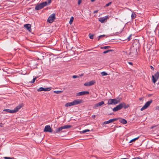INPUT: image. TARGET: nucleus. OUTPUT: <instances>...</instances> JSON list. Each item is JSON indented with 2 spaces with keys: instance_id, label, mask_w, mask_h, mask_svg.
<instances>
[{
  "instance_id": "1",
  "label": "nucleus",
  "mask_w": 159,
  "mask_h": 159,
  "mask_svg": "<svg viewBox=\"0 0 159 159\" xmlns=\"http://www.w3.org/2000/svg\"><path fill=\"white\" fill-rule=\"evenodd\" d=\"M129 107V105H126V104L125 103L122 102L120 104L118 105H117L116 107L113 108L112 109V110L113 111H116L120 110L123 107H124L125 109H126Z\"/></svg>"
},
{
  "instance_id": "2",
  "label": "nucleus",
  "mask_w": 159,
  "mask_h": 159,
  "mask_svg": "<svg viewBox=\"0 0 159 159\" xmlns=\"http://www.w3.org/2000/svg\"><path fill=\"white\" fill-rule=\"evenodd\" d=\"M129 107V105H126V104L125 103L122 102L120 104L118 105H117L116 107L113 108L112 109V110L113 111H116L120 110L123 107H124L125 109H126Z\"/></svg>"
},
{
  "instance_id": "3",
  "label": "nucleus",
  "mask_w": 159,
  "mask_h": 159,
  "mask_svg": "<svg viewBox=\"0 0 159 159\" xmlns=\"http://www.w3.org/2000/svg\"><path fill=\"white\" fill-rule=\"evenodd\" d=\"M72 127L71 125H66L59 127L56 129L54 131V133H58L62 131L63 129H68Z\"/></svg>"
},
{
  "instance_id": "4",
  "label": "nucleus",
  "mask_w": 159,
  "mask_h": 159,
  "mask_svg": "<svg viewBox=\"0 0 159 159\" xmlns=\"http://www.w3.org/2000/svg\"><path fill=\"white\" fill-rule=\"evenodd\" d=\"M48 5L47 2H45L42 3H40L39 4L37 5L35 8V9L37 10H40L44 7Z\"/></svg>"
},
{
  "instance_id": "5",
  "label": "nucleus",
  "mask_w": 159,
  "mask_h": 159,
  "mask_svg": "<svg viewBox=\"0 0 159 159\" xmlns=\"http://www.w3.org/2000/svg\"><path fill=\"white\" fill-rule=\"evenodd\" d=\"M152 102V100H150L146 102L145 104L141 108L140 110L142 111L147 108Z\"/></svg>"
},
{
  "instance_id": "6",
  "label": "nucleus",
  "mask_w": 159,
  "mask_h": 159,
  "mask_svg": "<svg viewBox=\"0 0 159 159\" xmlns=\"http://www.w3.org/2000/svg\"><path fill=\"white\" fill-rule=\"evenodd\" d=\"M152 81L154 83H155L158 79L159 77V72L156 73L154 75H152Z\"/></svg>"
},
{
  "instance_id": "7",
  "label": "nucleus",
  "mask_w": 159,
  "mask_h": 159,
  "mask_svg": "<svg viewBox=\"0 0 159 159\" xmlns=\"http://www.w3.org/2000/svg\"><path fill=\"white\" fill-rule=\"evenodd\" d=\"M55 13L52 14L48 18V21L49 23H51L53 22L55 19Z\"/></svg>"
},
{
  "instance_id": "8",
  "label": "nucleus",
  "mask_w": 159,
  "mask_h": 159,
  "mask_svg": "<svg viewBox=\"0 0 159 159\" xmlns=\"http://www.w3.org/2000/svg\"><path fill=\"white\" fill-rule=\"evenodd\" d=\"M52 129L51 128L49 125H46L45 126L44 129V132L52 133Z\"/></svg>"
},
{
  "instance_id": "9",
  "label": "nucleus",
  "mask_w": 159,
  "mask_h": 159,
  "mask_svg": "<svg viewBox=\"0 0 159 159\" xmlns=\"http://www.w3.org/2000/svg\"><path fill=\"white\" fill-rule=\"evenodd\" d=\"M89 94V93L88 91H82L77 93L76 96H80L85 95Z\"/></svg>"
},
{
  "instance_id": "10",
  "label": "nucleus",
  "mask_w": 159,
  "mask_h": 159,
  "mask_svg": "<svg viewBox=\"0 0 159 159\" xmlns=\"http://www.w3.org/2000/svg\"><path fill=\"white\" fill-rule=\"evenodd\" d=\"M95 83L94 80H92L90 82H86L84 84L85 86H89L93 85Z\"/></svg>"
},
{
  "instance_id": "11",
  "label": "nucleus",
  "mask_w": 159,
  "mask_h": 159,
  "mask_svg": "<svg viewBox=\"0 0 159 159\" xmlns=\"http://www.w3.org/2000/svg\"><path fill=\"white\" fill-rule=\"evenodd\" d=\"M23 106V104L19 105L17 106L13 110V113L17 112Z\"/></svg>"
},
{
  "instance_id": "12",
  "label": "nucleus",
  "mask_w": 159,
  "mask_h": 159,
  "mask_svg": "<svg viewBox=\"0 0 159 159\" xmlns=\"http://www.w3.org/2000/svg\"><path fill=\"white\" fill-rule=\"evenodd\" d=\"M118 118H114V119H111L109 120L108 121L104 122L103 123V124L105 125V124H109L115 121H116V120H118Z\"/></svg>"
},
{
  "instance_id": "13",
  "label": "nucleus",
  "mask_w": 159,
  "mask_h": 159,
  "mask_svg": "<svg viewBox=\"0 0 159 159\" xmlns=\"http://www.w3.org/2000/svg\"><path fill=\"white\" fill-rule=\"evenodd\" d=\"M108 18L107 16L104 17H103L99 19V21L102 23H103Z\"/></svg>"
},
{
  "instance_id": "14",
  "label": "nucleus",
  "mask_w": 159,
  "mask_h": 159,
  "mask_svg": "<svg viewBox=\"0 0 159 159\" xmlns=\"http://www.w3.org/2000/svg\"><path fill=\"white\" fill-rule=\"evenodd\" d=\"M82 100L80 99L75 100L73 101V103L74 105H76L82 103Z\"/></svg>"
},
{
  "instance_id": "15",
  "label": "nucleus",
  "mask_w": 159,
  "mask_h": 159,
  "mask_svg": "<svg viewBox=\"0 0 159 159\" xmlns=\"http://www.w3.org/2000/svg\"><path fill=\"white\" fill-rule=\"evenodd\" d=\"M24 27L26 28L29 31L31 32V25L30 24H26L24 25Z\"/></svg>"
},
{
  "instance_id": "16",
  "label": "nucleus",
  "mask_w": 159,
  "mask_h": 159,
  "mask_svg": "<svg viewBox=\"0 0 159 159\" xmlns=\"http://www.w3.org/2000/svg\"><path fill=\"white\" fill-rule=\"evenodd\" d=\"M104 104V102L103 101H101L100 102H99L97 104H96L93 107L94 108H96L101 106L102 105Z\"/></svg>"
},
{
  "instance_id": "17",
  "label": "nucleus",
  "mask_w": 159,
  "mask_h": 159,
  "mask_svg": "<svg viewBox=\"0 0 159 159\" xmlns=\"http://www.w3.org/2000/svg\"><path fill=\"white\" fill-rule=\"evenodd\" d=\"M3 71L4 72V75L7 76H9L12 72L10 70H3Z\"/></svg>"
},
{
  "instance_id": "18",
  "label": "nucleus",
  "mask_w": 159,
  "mask_h": 159,
  "mask_svg": "<svg viewBox=\"0 0 159 159\" xmlns=\"http://www.w3.org/2000/svg\"><path fill=\"white\" fill-rule=\"evenodd\" d=\"M112 104L114 105H116L119 103L120 102V99L117 100L116 99H112Z\"/></svg>"
},
{
  "instance_id": "19",
  "label": "nucleus",
  "mask_w": 159,
  "mask_h": 159,
  "mask_svg": "<svg viewBox=\"0 0 159 159\" xmlns=\"http://www.w3.org/2000/svg\"><path fill=\"white\" fill-rule=\"evenodd\" d=\"M119 121L123 124H126L127 123V121L124 119H120Z\"/></svg>"
},
{
  "instance_id": "20",
  "label": "nucleus",
  "mask_w": 159,
  "mask_h": 159,
  "mask_svg": "<svg viewBox=\"0 0 159 159\" xmlns=\"http://www.w3.org/2000/svg\"><path fill=\"white\" fill-rule=\"evenodd\" d=\"M73 105H73L72 102H68V103L66 104L65 105V106L66 107H67L71 106H73Z\"/></svg>"
},
{
  "instance_id": "21",
  "label": "nucleus",
  "mask_w": 159,
  "mask_h": 159,
  "mask_svg": "<svg viewBox=\"0 0 159 159\" xmlns=\"http://www.w3.org/2000/svg\"><path fill=\"white\" fill-rule=\"evenodd\" d=\"M4 111H6L10 113H13V110H11L9 109H6L3 110Z\"/></svg>"
},
{
  "instance_id": "22",
  "label": "nucleus",
  "mask_w": 159,
  "mask_h": 159,
  "mask_svg": "<svg viewBox=\"0 0 159 159\" xmlns=\"http://www.w3.org/2000/svg\"><path fill=\"white\" fill-rule=\"evenodd\" d=\"M134 49V54H136L137 53V49L136 48L134 49V48H131V52H130V53H133V52H132V50H133Z\"/></svg>"
},
{
  "instance_id": "23",
  "label": "nucleus",
  "mask_w": 159,
  "mask_h": 159,
  "mask_svg": "<svg viewBox=\"0 0 159 159\" xmlns=\"http://www.w3.org/2000/svg\"><path fill=\"white\" fill-rule=\"evenodd\" d=\"M136 15L134 13H132L131 15V17L132 19H134L136 17Z\"/></svg>"
},
{
  "instance_id": "24",
  "label": "nucleus",
  "mask_w": 159,
  "mask_h": 159,
  "mask_svg": "<svg viewBox=\"0 0 159 159\" xmlns=\"http://www.w3.org/2000/svg\"><path fill=\"white\" fill-rule=\"evenodd\" d=\"M112 99H111L108 100L107 104L108 105H112Z\"/></svg>"
},
{
  "instance_id": "25",
  "label": "nucleus",
  "mask_w": 159,
  "mask_h": 159,
  "mask_svg": "<svg viewBox=\"0 0 159 159\" xmlns=\"http://www.w3.org/2000/svg\"><path fill=\"white\" fill-rule=\"evenodd\" d=\"M110 48V46H106L104 47H102L101 48V49H106Z\"/></svg>"
},
{
  "instance_id": "26",
  "label": "nucleus",
  "mask_w": 159,
  "mask_h": 159,
  "mask_svg": "<svg viewBox=\"0 0 159 159\" xmlns=\"http://www.w3.org/2000/svg\"><path fill=\"white\" fill-rule=\"evenodd\" d=\"M114 50H108L107 51H105L103 52V53L104 54H106L107 53L110 52H112Z\"/></svg>"
},
{
  "instance_id": "27",
  "label": "nucleus",
  "mask_w": 159,
  "mask_h": 159,
  "mask_svg": "<svg viewBox=\"0 0 159 159\" xmlns=\"http://www.w3.org/2000/svg\"><path fill=\"white\" fill-rule=\"evenodd\" d=\"M51 89V87H48V88H44V91H49Z\"/></svg>"
},
{
  "instance_id": "28",
  "label": "nucleus",
  "mask_w": 159,
  "mask_h": 159,
  "mask_svg": "<svg viewBox=\"0 0 159 159\" xmlns=\"http://www.w3.org/2000/svg\"><path fill=\"white\" fill-rule=\"evenodd\" d=\"M90 130L89 129H85L83 130L82 131H80L81 133H84L88 132H89Z\"/></svg>"
},
{
  "instance_id": "29",
  "label": "nucleus",
  "mask_w": 159,
  "mask_h": 159,
  "mask_svg": "<svg viewBox=\"0 0 159 159\" xmlns=\"http://www.w3.org/2000/svg\"><path fill=\"white\" fill-rule=\"evenodd\" d=\"M74 20V18L73 17H71L70 19V21H69V24L71 25L72 24L73 21Z\"/></svg>"
},
{
  "instance_id": "30",
  "label": "nucleus",
  "mask_w": 159,
  "mask_h": 159,
  "mask_svg": "<svg viewBox=\"0 0 159 159\" xmlns=\"http://www.w3.org/2000/svg\"><path fill=\"white\" fill-rule=\"evenodd\" d=\"M89 38H90V39H93V36L94 35V34H91V33H89Z\"/></svg>"
},
{
  "instance_id": "31",
  "label": "nucleus",
  "mask_w": 159,
  "mask_h": 159,
  "mask_svg": "<svg viewBox=\"0 0 159 159\" xmlns=\"http://www.w3.org/2000/svg\"><path fill=\"white\" fill-rule=\"evenodd\" d=\"M62 91H54V93H56L57 94H60L62 93Z\"/></svg>"
},
{
  "instance_id": "32",
  "label": "nucleus",
  "mask_w": 159,
  "mask_h": 159,
  "mask_svg": "<svg viewBox=\"0 0 159 159\" xmlns=\"http://www.w3.org/2000/svg\"><path fill=\"white\" fill-rule=\"evenodd\" d=\"M38 78V77H35L34 78L33 80L32 81H31L30 82V83L31 84L34 83L35 80Z\"/></svg>"
},
{
  "instance_id": "33",
  "label": "nucleus",
  "mask_w": 159,
  "mask_h": 159,
  "mask_svg": "<svg viewBox=\"0 0 159 159\" xmlns=\"http://www.w3.org/2000/svg\"><path fill=\"white\" fill-rule=\"evenodd\" d=\"M101 73L102 76H105L108 75V74L106 72L104 71L102 72Z\"/></svg>"
},
{
  "instance_id": "34",
  "label": "nucleus",
  "mask_w": 159,
  "mask_h": 159,
  "mask_svg": "<svg viewBox=\"0 0 159 159\" xmlns=\"http://www.w3.org/2000/svg\"><path fill=\"white\" fill-rule=\"evenodd\" d=\"M139 138V137H138L136 138H135L134 139H132L131 140H130V141L129 143H131L132 142H134V141H135L136 140L138 139Z\"/></svg>"
},
{
  "instance_id": "35",
  "label": "nucleus",
  "mask_w": 159,
  "mask_h": 159,
  "mask_svg": "<svg viewBox=\"0 0 159 159\" xmlns=\"http://www.w3.org/2000/svg\"><path fill=\"white\" fill-rule=\"evenodd\" d=\"M44 88L43 87H40L37 90V91L38 92L42 91H44Z\"/></svg>"
},
{
  "instance_id": "36",
  "label": "nucleus",
  "mask_w": 159,
  "mask_h": 159,
  "mask_svg": "<svg viewBox=\"0 0 159 159\" xmlns=\"http://www.w3.org/2000/svg\"><path fill=\"white\" fill-rule=\"evenodd\" d=\"M105 36V34H103V35H100V36H99L98 37V40H99L102 37H104Z\"/></svg>"
},
{
  "instance_id": "37",
  "label": "nucleus",
  "mask_w": 159,
  "mask_h": 159,
  "mask_svg": "<svg viewBox=\"0 0 159 159\" xmlns=\"http://www.w3.org/2000/svg\"><path fill=\"white\" fill-rule=\"evenodd\" d=\"M27 72L25 71V70H24V71H22V72L20 73V74L22 75H25L26 74Z\"/></svg>"
},
{
  "instance_id": "38",
  "label": "nucleus",
  "mask_w": 159,
  "mask_h": 159,
  "mask_svg": "<svg viewBox=\"0 0 159 159\" xmlns=\"http://www.w3.org/2000/svg\"><path fill=\"white\" fill-rule=\"evenodd\" d=\"M111 3H112V2H109L106 5L105 7H108L111 4Z\"/></svg>"
},
{
  "instance_id": "39",
  "label": "nucleus",
  "mask_w": 159,
  "mask_h": 159,
  "mask_svg": "<svg viewBox=\"0 0 159 159\" xmlns=\"http://www.w3.org/2000/svg\"><path fill=\"white\" fill-rule=\"evenodd\" d=\"M4 158L5 159H15L14 158H11L10 157H5Z\"/></svg>"
},
{
  "instance_id": "40",
  "label": "nucleus",
  "mask_w": 159,
  "mask_h": 159,
  "mask_svg": "<svg viewBox=\"0 0 159 159\" xmlns=\"http://www.w3.org/2000/svg\"><path fill=\"white\" fill-rule=\"evenodd\" d=\"M82 2V0H78V5H80Z\"/></svg>"
},
{
  "instance_id": "41",
  "label": "nucleus",
  "mask_w": 159,
  "mask_h": 159,
  "mask_svg": "<svg viewBox=\"0 0 159 159\" xmlns=\"http://www.w3.org/2000/svg\"><path fill=\"white\" fill-rule=\"evenodd\" d=\"M78 77H79L78 76L75 75H74L72 76V78L74 79H75Z\"/></svg>"
},
{
  "instance_id": "42",
  "label": "nucleus",
  "mask_w": 159,
  "mask_h": 159,
  "mask_svg": "<svg viewBox=\"0 0 159 159\" xmlns=\"http://www.w3.org/2000/svg\"><path fill=\"white\" fill-rule=\"evenodd\" d=\"M48 1L47 3H48V4H49L51 3L52 0H48Z\"/></svg>"
},
{
  "instance_id": "43",
  "label": "nucleus",
  "mask_w": 159,
  "mask_h": 159,
  "mask_svg": "<svg viewBox=\"0 0 159 159\" xmlns=\"http://www.w3.org/2000/svg\"><path fill=\"white\" fill-rule=\"evenodd\" d=\"M132 159H142V158L138 157L133 158Z\"/></svg>"
},
{
  "instance_id": "44",
  "label": "nucleus",
  "mask_w": 159,
  "mask_h": 159,
  "mask_svg": "<svg viewBox=\"0 0 159 159\" xmlns=\"http://www.w3.org/2000/svg\"><path fill=\"white\" fill-rule=\"evenodd\" d=\"M149 67H150V68H149V69L150 68V69H153V70L154 69V68L152 66H149Z\"/></svg>"
},
{
  "instance_id": "45",
  "label": "nucleus",
  "mask_w": 159,
  "mask_h": 159,
  "mask_svg": "<svg viewBox=\"0 0 159 159\" xmlns=\"http://www.w3.org/2000/svg\"><path fill=\"white\" fill-rule=\"evenodd\" d=\"M98 10H96V11H94L93 12V13H98Z\"/></svg>"
},
{
  "instance_id": "46",
  "label": "nucleus",
  "mask_w": 159,
  "mask_h": 159,
  "mask_svg": "<svg viewBox=\"0 0 159 159\" xmlns=\"http://www.w3.org/2000/svg\"><path fill=\"white\" fill-rule=\"evenodd\" d=\"M128 64H129L131 65H133V63L131 62H128Z\"/></svg>"
},
{
  "instance_id": "47",
  "label": "nucleus",
  "mask_w": 159,
  "mask_h": 159,
  "mask_svg": "<svg viewBox=\"0 0 159 159\" xmlns=\"http://www.w3.org/2000/svg\"><path fill=\"white\" fill-rule=\"evenodd\" d=\"M131 35H130V36H129V37L128 38V40H130V38H131Z\"/></svg>"
},
{
  "instance_id": "48",
  "label": "nucleus",
  "mask_w": 159,
  "mask_h": 159,
  "mask_svg": "<svg viewBox=\"0 0 159 159\" xmlns=\"http://www.w3.org/2000/svg\"><path fill=\"white\" fill-rule=\"evenodd\" d=\"M95 117V115H93L92 116V117L93 118H94Z\"/></svg>"
},
{
  "instance_id": "49",
  "label": "nucleus",
  "mask_w": 159,
  "mask_h": 159,
  "mask_svg": "<svg viewBox=\"0 0 159 159\" xmlns=\"http://www.w3.org/2000/svg\"><path fill=\"white\" fill-rule=\"evenodd\" d=\"M155 126H152L151 127V129H153Z\"/></svg>"
},
{
  "instance_id": "50",
  "label": "nucleus",
  "mask_w": 159,
  "mask_h": 159,
  "mask_svg": "<svg viewBox=\"0 0 159 159\" xmlns=\"http://www.w3.org/2000/svg\"><path fill=\"white\" fill-rule=\"evenodd\" d=\"M91 2H94L95 1V0H91Z\"/></svg>"
},
{
  "instance_id": "51",
  "label": "nucleus",
  "mask_w": 159,
  "mask_h": 159,
  "mask_svg": "<svg viewBox=\"0 0 159 159\" xmlns=\"http://www.w3.org/2000/svg\"><path fill=\"white\" fill-rule=\"evenodd\" d=\"M121 159H128L127 158H122Z\"/></svg>"
},
{
  "instance_id": "52",
  "label": "nucleus",
  "mask_w": 159,
  "mask_h": 159,
  "mask_svg": "<svg viewBox=\"0 0 159 159\" xmlns=\"http://www.w3.org/2000/svg\"><path fill=\"white\" fill-rule=\"evenodd\" d=\"M159 107V106H158V107H157V109H159V107Z\"/></svg>"
},
{
  "instance_id": "53",
  "label": "nucleus",
  "mask_w": 159,
  "mask_h": 159,
  "mask_svg": "<svg viewBox=\"0 0 159 159\" xmlns=\"http://www.w3.org/2000/svg\"><path fill=\"white\" fill-rule=\"evenodd\" d=\"M83 75V74H81V75H80V76H82Z\"/></svg>"
},
{
  "instance_id": "54",
  "label": "nucleus",
  "mask_w": 159,
  "mask_h": 159,
  "mask_svg": "<svg viewBox=\"0 0 159 159\" xmlns=\"http://www.w3.org/2000/svg\"><path fill=\"white\" fill-rule=\"evenodd\" d=\"M1 124H0V126H1Z\"/></svg>"
},
{
  "instance_id": "55",
  "label": "nucleus",
  "mask_w": 159,
  "mask_h": 159,
  "mask_svg": "<svg viewBox=\"0 0 159 159\" xmlns=\"http://www.w3.org/2000/svg\"><path fill=\"white\" fill-rule=\"evenodd\" d=\"M138 1H139V0H137Z\"/></svg>"
}]
</instances>
